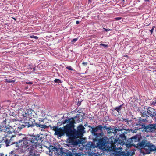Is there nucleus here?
Listing matches in <instances>:
<instances>
[{
    "mask_svg": "<svg viewBox=\"0 0 156 156\" xmlns=\"http://www.w3.org/2000/svg\"><path fill=\"white\" fill-rule=\"evenodd\" d=\"M30 37L32 38H34L36 39H38V37L37 36H35L34 35H32L30 36Z\"/></svg>",
    "mask_w": 156,
    "mask_h": 156,
    "instance_id": "cd10ccee",
    "label": "nucleus"
},
{
    "mask_svg": "<svg viewBox=\"0 0 156 156\" xmlns=\"http://www.w3.org/2000/svg\"><path fill=\"white\" fill-rule=\"evenodd\" d=\"M146 120H147L146 119H144L141 117L139 118L138 119V124H137V125L138 126L139 125L140 126H141L142 124H144V123H142V122H145Z\"/></svg>",
    "mask_w": 156,
    "mask_h": 156,
    "instance_id": "aec40b11",
    "label": "nucleus"
},
{
    "mask_svg": "<svg viewBox=\"0 0 156 156\" xmlns=\"http://www.w3.org/2000/svg\"><path fill=\"white\" fill-rule=\"evenodd\" d=\"M155 26L152 27V29H151V30H150V32L151 34H152V32H153L154 28H155Z\"/></svg>",
    "mask_w": 156,
    "mask_h": 156,
    "instance_id": "473e14b6",
    "label": "nucleus"
},
{
    "mask_svg": "<svg viewBox=\"0 0 156 156\" xmlns=\"http://www.w3.org/2000/svg\"><path fill=\"white\" fill-rule=\"evenodd\" d=\"M26 126H25L24 125H22L19 126V127H18V130L19 131H21V129H23V128H25Z\"/></svg>",
    "mask_w": 156,
    "mask_h": 156,
    "instance_id": "b1692460",
    "label": "nucleus"
},
{
    "mask_svg": "<svg viewBox=\"0 0 156 156\" xmlns=\"http://www.w3.org/2000/svg\"><path fill=\"white\" fill-rule=\"evenodd\" d=\"M77 40H78L77 38H76L72 40L71 42L72 43H75L77 41Z\"/></svg>",
    "mask_w": 156,
    "mask_h": 156,
    "instance_id": "2f4dec72",
    "label": "nucleus"
},
{
    "mask_svg": "<svg viewBox=\"0 0 156 156\" xmlns=\"http://www.w3.org/2000/svg\"><path fill=\"white\" fill-rule=\"evenodd\" d=\"M36 147H32L31 148H27V150L29 151V155L30 156H35V151L34 149Z\"/></svg>",
    "mask_w": 156,
    "mask_h": 156,
    "instance_id": "6ab92c4d",
    "label": "nucleus"
},
{
    "mask_svg": "<svg viewBox=\"0 0 156 156\" xmlns=\"http://www.w3.org/2000/svg\"><path fill=\"white\" fill-rule=\"evenodd\" d=\"M98 137H102L104 135V132H105V130H108V133H113V130L112 128L111 127H108L106 126H102V125H98Z\"/></svg>",
    "mask_w": 156,
    "mask_h": 156,
    "instance_id": "9d476101",
    "label": "nucleus"
},
{
    "mask_svg": "<svg viewBox=\"0 0 156 156\" xmlns=\"http://www.w3.org/2000/svg\"><path fill=\"white\" fill-rule=\"evenodd\" d=\"M98 131V126H96L95 128H92V134L95 136L96 137L93 139V141H98V133H96Z\"/></svg>",
    "mask_w": 156,
    "mask_h": 156,
    "instance_id": "f3484780",
    "label": "nucleus"
},
{
    "mask_svg": "<svg viewBox=\"0 0 156 156\" xmlns=\"http://www.w3.org/2000/svg\"><path fill=\"white\" fill-rule=\"evenodd\" d=\"M145 1H149V0H145Z\"/></svg>",
    "mask_w": 156,
    "mask_h": 156,
    "instance_id": "de8ad7c7",
    "label": "nucleus"
},
{
    "mask_svg": "<svg viewBox=\"0 0 156 156\" xmlns=\"http://www.w3.org/2000/svg\"><path fill=\"white\" fill-rule=\"evenodd\" d=\"M9 115L15 117L16 115L14 112L10 111L9 112Z\"/></svg>",
    "mask_w": 156,
    "mask_h": 156,
    "instance_id": "393cba45",
    "label": "nucleus"
},
{
    "mask_svg": "<svg viewBox=\"0 0 156 156\" xmlns=\"http://www.w3.org/2000/svg\"><path fill=\"white\" fill-rule=\"evenodd\" d=\"M137 145L138 147L145 150L146 154H150L151 152H156V147L145 139L142 140L141 141H139Z\"/></svg>",
    "mask_w": 156,
    "mask_h": 156,
    "instance_id": "423d86ee",
    "label": "nucleus"
},
{
    "mask_svg": "<svg viewBox=\"0 0 156 156\" xmlns=\"http://www.w3.org/2000/svg\"><path fill=\"white\" fill-rule=\"evenodd\" d=\"M100 46L101 47V46H103L104 47H108V45H107V44H100Z\"/></svg>",
    "mask_w": 156,
    "mask_h": 156,
    "instance_id": "c85d7f7f",
    "label": "nucleus"
},
{
    "mask_svg": "<svg viewBox=\"0 0 156 156\" xmlns=\"http://www.w3.org/2000/svg\"><path fill=\"white\" fill-rule=\"evenodd\" d=\"M38 120H39V122L41 123V122L44 121V119L42 118H39L38 119Z\"/></svg>",
    "mask_w": 156,
    "mask_h": 156,
    "instance_id": "72a5a7b5",
    "label": "nucleus"
},
{
    "mask_svg": "<svg viewBox=\"0 0 156 156\" xmlns=\"http://www.w3.org/2000/svg\"><path fill=\"white\" fill-rule=\"evenodd\" d=\"M9 121H10L11 123H12V122H11V121L10 120H9Z\"/></svg>",
    "mask_w": 156,
    "mask_h": 156,
    "instance_id": "8fccbe9b",
    "label": "nucleus"
},
{
    "mask_svg": "<svg viewBox=\"0 0 156 156\" xmlns=\"http://www.w3.org/2000/svg\"><path fill=\"white\" fill-rule=\"evenodd\" d=\"M95 147L98 148V143L96 144V145H95L93 142L90 141L88 142L86 145V149L88 150H91V148L93 149Z\"/></svg>",
    "mask_w": 156,
    "mask_h": 156,
    "instance_id": "4468645a",
    "label": "nucleus"
},
{
    "mask_svg": "<svg viewBox=\"0 0 156 156\" xmlns=\"http://www.w3.org/2000/svg\"><path fill=\"white\" fill-rule=\"evenodd\" d=\"M117 131H119V130L118 129H115L114 130V132L116 133Z\"/></svg>",
    "mask_w": 156,
    "mask_h": 156,
    "instance_id": "a19ab883",
    "label": "nucleus"
},
{
    "mask_svg": "<svg viewBox=\"0 0 156 156\" xmlns=\"http://www.w3.org/2000/svg\"><path fill=\"white\" fill-rule=\"evenodd\" d=\"M128 154L125 153L124 152H122L121 154H120V156H127Z\"/></svg>",
    "mask_w": 156,
    "mask_h": 156,
    "instance_id": "7c9ffc66",
    "label": "nucleus"
},
{
    "mask_svg": "<svg viewBox=\"0 0 156 156\" xmlns=\"http://www.w3.org/2000/svg\"><path fill=\"white\" fill-rule=\"evenodd\" d=\"M66 125L63 126V129L61 127L58 128V126H54L51 127V129L54 131L55 135L59 137L66 134V136H68L69 142L71 143V138H70V133L69 123H66Z\"/></svg>",
    "mask_w": 156,
    "mask_h": 156,
    "instance_id": "39448f33",
    "label": "nucleus"
},
{
    "mask_svg": "<svg viewBox=\"0 0 156 156\" xmlns=\"http://www.w3.org/2000/svg\"><path fill=\"white\" fill-rule=\"evenodd\" d=\"M19 135L21 139L19 142H16V146L18 147L17 149L23 151H27V149L36 147L39 146L40 142H42L44 138L42 134L34 135L20 134Z\"/></svg>",
    "mask_w": 156,
    "mask_h": 156,
    "instance_id": "f257e3e1",
    "label": "nucleus"
},
{
    "mask_svg": "<svg viewBox=\"0 0 156 156\" xmlns=\"http://www.w3.org/2000/svg\"><path fill=\"white\" fill-rule=\"evenodd\" d=\"M122 19V18L120 17H118L115 18H114V20H121Z\"/></svg>",
    "mask_w": 156,
    "mask_h": 156,
    "instance_id": "f704fd0d",
    "label": "nucleus"
},
{
    "mask_svg": "<svg viewBox=\"0 0 156 156\" xmlns=\"http://www.w3.org/2000/svg\"><path fill=\"white\" fill-rule=\"evenodd\" d=\"M35 118L30 117L23 119L24 122L27 124L28 127H33L36 126L37 127L41 129H45L48 128V126L45 124L41 123L40 122L36 123L35 119H34Z\"/></svg>",
    "mask_w": 156,
    "mask_h": 156,
    "instance_id": "0eeeda50",
    "label": "nucleus"
},
{
    "mask_svg": "<svg viewBox=\"0 0 156 156\" xmlns=\"http://www.w3.org/2000/svg\"><path fill=\"white\" fill-rule=\"evenodd\" d=\"M128 118H124L123 119V120H122V122H128Z\"/></svg>",
    "mask_w": 156,
    "mask_h": 156,
    "instance_id": "c756f323",
    "label": "nucleus"
},
{
    "mask_svg": "<svg viewBox=\"0 0 156 156\" xmlns=\"http://www.w3.org/2000/svg\"><path fill=\"white\" fill-rule=\"evenodd\" d=\"M130 142L132 144H134L136 142H139L140 138L139 136L136 135L130 138Z\"/></svg>",
    "mask_w": 156,
    "mask_h": 156,
    "instance_id": "2eb2a0df",
    "label": "nucleus"
},
{
    "mask_svg": "<svg viewBox=\"0 0 156 156\" xmlns=\"http://www.w3.org/2000/svg\"><path fill=\"white\" fill-rule=\"evenodd\" d=\"M23 115V119L30 117L36 118L37 117V114L31 108H29L24 110Z\"/></svg>",
    "mask_w": 156,
    "mask_h": 156,
    "instance_id": "9b49d317",
    "label": "nucleus"
},
{
    "mask_svg": "<svg viewBox=\"0 0 156 156\" xmlns=\"http://www.w3.org/2000/svg\"><path fill=\"white\" fill-rule=\"evenodd\" d=\"M96 156H97V155H96Z\"/></svg>",
    "mask_w": 156,
    "mask_h": 156,
    "instance_id": "603ef678",
    "label": "nucleus"
},
{
    "mask_svg": "<svg viewBox=\"0 0 156 156\" xmlns=\"http://www.w3.org/2000/svg\"><path fill=\"white\" fill-rule=\"evenodd\" d=\"M75 152H74L73 151L71 152L70 151H69L67 152L66 154L67 156H82V154L80 153H76L75 152V151H74Z\"/></svg>",
    "mask_w": 156,
    "mask_h": 156,
    "instance_id": "a211bd4d",
    "label": "nucleus"
},
{
    "mask_svg": "<svg viewBox=\"0 0 156 156\" xmlns=\"http://www.w3.org/2000/svg\"><path fill=\"white\" fill-rule=\"evenodd\" d=\"M111 141V137L109 139L108 142L107 143L104 138L98 139V148L103 151L109 152L111 154L116 155L118 153L117 148Z\"/></svg>",
    "mask_w": 156,
    "mask_h": 156,
    "instance_id": "20e7f679",
    "label": "nucleus"
},
{
    "mask_svg": "<svg viewBox=\"0 0 156 156\" xmlns=\"http://www.w3.org/2000/svg\"><path fill=\"white\" fill-rule=\"evenodd\" d=\"M5 81L8 83H13L15 82V80H13L5 79Z\"/></svg>",
    "mask_w": 156,
    "mask_h": 156,
    "instance_id": "5701e85b",
    "label": "nucleus"
},
{
    "mask_svg": "<svg viewBox=\"0 0 156 156\" xmlns=\"http://www.w3.org/2000/svg\"><path fill=\"white\" fill-rule=\"evenodd\" d=\"M139 129H141L142 131L147 133L156 132V123L143 124L141 125V127Z\"/></svg>",
    "mask_w": 156,
    "mask_h": 156,
    "instance_id": "1a4fd4ad",
    "label": "nucleus"
},
{
    "mask_svg": "<svg viewBox=\"0 0 156 156\" xmlns=\"http://www.w3.org/2000/svg\"><path fill=\"white\" fill-rule=\"evenodd\" d=\"M150 105L151 106H156V100L152 101L150 102Z\"/></svg>",
    "mask_w": 156,
    "mask_h": 156,
    "instance_id": "4be33fe9",
    "label": "nucleus"
},
{
    "mask_svg": "<svg viewBox=\"0 0 156 156\" xmlns=\"http://www.w3.org/2000/svg\"><path fill=\"white\" fill-rule=\"evenodd\" d=\"M123 2H125V0H122Z\"/></svg>",
    "mask_w": 156,
    "mask_h": 156,
    "instance_id": "09e8293b",
    "label": "nucleus"
},
{
    "mask_svg": "<svg viewBox=\"0 0 156 156\" xmlns=\"http://www.w3.org/2000/svg\"><path fill=\"white\" fill-rule=\"evenodd\" d=\"M12 133L9 128L0 127V145L5 143L8 147L14 143L13 138L15 136L11 135Z\"/></svg>",
    "mask_w": 156,
    "mask_h": 156,
    "instance_id": "7ed1b4c3",
    "label": "nucleus"
},
{
    "mask_svg": "<svg viewBox=\"0 0 156 156\" xmlns=\"http://www.w3.org/2000/svg\"><path fill=\"white\" fill-rule=\"evenodd\" d=\"M7 119L5 118L2 122H1L0 124V128H9L6 126H9V127H12V126L10 124L9 125L6 124V122L7 121Z\"/></svg>",
    "mask_w": 156,
    "mask_h": 156,
    "instance_id": "dca6fc26",
    "label": "nucleus"
},
{
    "mask_svg": "<svg viewBox=\"0 0 156 156\" xmlns=\"http://www.w3.org/2000/svg\"><path fill=\"white\" fill-rule=\"evenodd\" d=\"M122 5L123 7H124L126 5V4L124 2H123L122 3Z\"/></svg>",
    "mask_w": 156,
    "mask_h": 156,
    "instance_id": "ea45409f",
    "label": "nucleus"
},
{
    "mask_svg": "<svg viewBox=\"0 0 156 156\" xmlns=\"http://www.w3.org/2000/svg\"><path fill=\"white\" fill-rule=\"evenodd\" d=\"M124 119V118L123 117H121L120 118H119V119H118V120H119V121H122Z\"/></svg>",
    "mask_w": 156,
    "mask_h": 156,
    "instance_id": "4c0bfd02",
    "label": "nucleus"
},
{
    "mask_svg": "<svg viewBox=\"0 0 156 156\" xmlns=\"http://www.w3.org/2000/svg\"><path fill=\"white\" fill-rule=\"evenodd\" d=\"M111 142L114 144V145L117 144L123 145L125 144L127 141L126 138L124 133L121 134L119 135V138L117 139L114 138V136L111 137Z\"/></svg>",
    "mask_w": 156,
    "mask_h": 156,
    "instance_id": "6e6552de",
    "label": "nucleus"
},
{
    "mask_svg": "<svg viewBox=\"0 0 156 156\" xmlns=\"http://www.w3.org/2000/svg\"><path fill=\"white\" fill-rule=\"evenodd\" d=\"M148 114V117H150L152 118H155L156 121V111L154 108L149 107L147 108L146 111Z\"/></svg>",
    "mask_w": 156,
    "mask_h": 156,
    "instance_id": "f8f14e48",
    "label": "nucleus"
},
{
    "mask_svg": "<svg viewBox=\"0 0 156 156\" xmlns=\"http://www.w3.org/2000/svg\"><path fill=\"white\" fill-rule=\"evenodd\" d=\"M98 156H99V155H98Z\"/></svg>",
    "mask_w": 156,
    "mask_h": 156,
    "instance_id": "5fc2aeb1",
    "label": "nucleus"
},
{
    "mask_svg": "<svg viewBox=\"0 0 156 156\" xmlns=\"http://www.w3.org/2000/svg\"><path fill=\"white\" fill-rule=\"evenodd\" d=\"M80 23V22L79 21H76V23L77 24H79V23Z\"/></svg>",
    "mask_w": 156,
    "mask_h": 156,
    "instance_id": "79ce46f5",
    "label": "nucleus"
},
{
    "mask_svg": "<svg viewBox=\"0 0 156 156\" xmlns=\"http://www.w3.org/2000/svg\"><path fill=\"white\" fill-rule=\"evenodd\" d=\"M33 83L31 81H29L26 82V84H32Z\"/></svg>",
    "mask_w": 156,
    "mask_h": 156,
    "instance_id": "c9c22d12",
    "label": "nucleus"
},
{
    "mask_svg": "<svg viewBox=\"0 0 156 156\" xmlns=\"http://www.w3.org/2000/svg\"><path fill=\"white\" fill-rule=\"evenodd\" d=\"M129 156V154H127V156Z\"/></svg>",
    "mask_w": 156,
    "mask_h": 156,
    "instance_id": "a18cd8bd",
    "label": "nucleus"
},
{
    "mask_svg": "<svg viewBox=\"0 0 156 156\" xmlns=\"http://www.w3.org/2000/svg\"><path fill=\"white\" fill-rule=\"evenodd\" d=\"M141 117H146L147 119H148V117H149V116H148V114L146 111H144L142 112H141Z\"/></svg>",
    "mask_w": 156,
    "mask_h": 156,
    "instance_id": "412c9836",
    "label": "nucleus"
},
{
    "mask_svg": "<svg viewBox=\"0 0 156 156\" xmlns=\"http://www.w3.org/2000/svg\"><path fill=\"white\" fill-rule=\"evenodd\" d=\"M1 147H0V148Z\"/></svg>",
    "mask_w": 156,
    "mask_h": 156,
    "instance_id": "864d4df0",
    "label": "nucleus"
},
{
    "mask_svg": "<svg viewBox=\"0 0 156 156\" xmlns=\"http://www.w3.org/2000/svg\"><path fill=\"white\" fill-rule=\"evenodd\" d=\"M36 70V69H35V67H34L33 68V70L34 71H35Z\"/></svg>",
    "mask_w": 156,
    "mask_h": 156,
    "instance_id": "c03bdc74",
    "label": "nucleus"
},
{
    "mask_svg": "<svg viewBox=\"0 0 156 156\" xmlns=\"http://www.w3.org/2000/svg\"><path fill=\"white\" fill-rule=\"evenodd\" d=\"M104 30L106 31H110L111 30L110 29H105V28H104Z\"/></svg>",
    "mask_w": 156,
    "mask_h": 156,
    "instance_id": "58836bf2",
    "label": "nucleus"
},
{
    "mask_svg": "<svg viewBox=\"0 0 156 156\" xmlns=\"http://www.w3.org/2000/svg\"><path fill=\"white\" fill-rule=\"evenodd\" d=\"M123 105L124 104H123L121 105L117 106L116 107L113 108L112 109V115L114 116L115 117H116L117 116V113L115 112V111H116L117 112H118V114H120L121 112V110L122 108Z\"/></svg>",
    "mask_w": 156,
    "mask_h": 156,
    "instance_id": "ddd939ff",
    "label": "nucleus"
},
{
    "mask_svg": "<svg viewBox=\"0 0 156 156\" xmlns=\"http://www.w3.org/2000/svg\"><path fill=\"white\" fill-rule=\"evenodd\" d=\"M54 82L56 83H61V82L60 79H55L54 80Z\"/></svg>",
    "mask_w": 156,
    "mask_h": 156,
    "instance_id": "a878e982",
    "label": "nucleus"
},
{
    "mask_svg": "<svg viewBox=\"0 0 156 156\" xmlns=\"http://www.w3.org/2000/svg\"><path fill=\"white\" fill-rule=\"evenodd\" d=\"M82 64L84 66H86L87 65V62H83Z\"/></svg>",
    "mask_w": 156,
    "mask_h": 156,
    "instance_id": "e433bc0d",
    "label": "nucleus"
},
{
    "mask_svg": "<svg viewBox=\"0 0 156 156\" xmlns=\"http://www.w3.org/2000/svg\"><path fill=\"white\" fill-rule=\"evenodd\" d=\"M140 153H143V152H142V150L141 149L140 150Z\"/></svg>",
    "mask_w": 156,
    "mask_h": 156,
    "instance_id": "37998d69",
    "label": "nucleus"
},
{
    "mask_svg": "<svg viewBox=\"0 0 156 156\" xmlns=\"http://www.w3.org/2000/svg\"><path fill=\"white\" fill-rule=\"evenodd\" d=\"M88 2H90V0H88Z\"/></svg>",
    "mask_w": 156,
    "mask_h": 156,
    "instance_id": "49530a36",
    "label": "nucleus"
},
{
    "mask_svg": "<svg viewBox=\"0 0 156 156\" xmlns=\"http://www.w3.org/2000/svg\"><path fill=\"white\" fill-rule=\"evenodd\" d=\"M13 19L15 20V18H13Z\"/></svg>",
    "mask_w": 156,
    "mask_h": 156,
    "instance_id": "3c124183",
    "label": "nucleus"
},
{
    "mask_svg": "<svg viewBox=\"0 0 156 156\" xmlns=\"http://www.w3.org/2000/svg\"><path fill=\"white\" fill-rule=\"evenodd\" d=\"M75 118L72 117L69 118L68 119L65 120L62 123L63 124L69 123V128H70V138H71V143L76 145L78 143V140L77 139L80 138L83 136V133L85 132L84 130L85 128L82 124H80L77 127V129H75L76 123Z\"/></svg>",
    "mask_w": 156,
    "mask_h": 156,
    "instance_id": "f03ea898",
    "label": "nucleus"
},
{
    "mask_svg": "<svg viewBox=\"0 0 156 156\" xmlns=\"http://www.w3.org/2000/svg\"><path fill=\"white\" fill-rule=\"evenodd\" d=\"M66 68L67 69L69 70L75 71V70L74 69L72 68L70 66H68L66 67Z\"/></svg>",
    "mask_w": 156,
    "mask_h": 156,
    "instance_id": "bb28decb",
    "label": "nucleus"
}]
</instances>
